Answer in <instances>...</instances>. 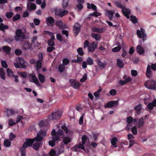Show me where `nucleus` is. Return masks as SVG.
Wrapping results in <instances>:
<instances>
[{
  "label": "nucleus",
  "mask_w": 156,
  "mask_h": 156,
  "mask_svg": "<svg viewBox=\"0 0 156 156\" xmlns=\"http://www.w3.org/2000/svg\"><path fill=\"white\" fill-rule=\"evenodd\" d=\"M156 106V99H154L152 102L150 103L147 105L149 110H152L154 106Z\"/></svg>",
  "instance_id": "nucleus-24"
},
{
  "label": "nucleus",
  "mask_w": 156,
  "mask_h": 156,
  "mask_svg": "<svg viewBox=\"0 0 156 156\" xmlns=\"http://www.w3.org/2000/svg\"><path fill=\"white\" fill-rule=\"evenodd\" d=\"M122 12L125 16L127 19H129V15L131 14L130 11L129 9H126L125 7L122 10Z\"/></svg>",
  "instance_id": "nucleus-20"
},
{
  "label": "nucleus",
  "mask_w": 156,
  "mask_h": 156,
  "mask_svg": "<svg viewBox=\"0 0 156 156\" xmlns=\"http://www.w3.org/2000/svg\"><path fill=\"white\" fill-rule=\"evenodd\" d=\"M46 21L47 24L49 25L50 24L53 23L54 22V20L53 18L50 16L46 18Z\"/></svg>",
  "instance_id": "nucleus-29"
},
{
  "label": "nucleus",
  "mask_w": 156,
  "mask_h": 156,
  "mask_svg": "<svg viewBox=\"0 0 156 156\" xmlns=\"http://www.w3.org/2000/svg\"><path fill=\"white\" fill-rule=\"evenodd\" d=\"M63 141L65 144L66 145L68 143L71 142V140L69 137L63 136Z\"/></svg>",
  "instance_id": "nucleus-28"
},
{
  "label": "nucleus",
  "mask_w": 156,
  "mask_h": 156,
  "mask_svg": "<svg viewBox=\"0 0 156 156\" xmlns=\"http://www.w3.org/2000/svg\"><path fill=\"white\" fill-rule=\"evenodd\" d=\"M99 89L94 93V95L96 97H98L99 94L102 90V88L101 87H99Z\"/></svg>",
  "instance_id": "nucleus-46"
},
{
  "label": "nucleus",
  "mask_w": 156,
  "mask_h": 156,
  "mask_svg": "<svg viewBox=\"0 0 156 156\" xmlns=\"http://www.w3.org/2000/svg\"><path fill=\"white\" fill-rule=\"evenodd\" d=\"M123 78L126 82V83L130 82L132 80V79L130 77L127 76L126 75H125L123 76Z\"/></svg>",
  "instance_id": "nucleus-42"
},
{
  "label": "nucleus",
  "mask_w": 156,
  "mask_h": 156,
  "mask_svg": "<svg viewBox=\"0 0 156 156\" xmlns=\"http://www.w3.org/2000/svg\"><path fill=\"white\" fill-rule=\"evenodd\" d=\"M34 22L35 25H39L40 23V20L37 18H35L34 19Z\"/></svg>",
  "instance_id": "nucleus-61"
},
{
  "label": "nucleus",
  "mask_w": 156,
  "mask_h": 156,
  "mask_svg": "<svg viewBox=\"0 0 156 156\" xmlns=\"http://www.w3.org/2000/svg\"><path fill=\"white\" fill-rule=\"evenodd\" d=\"M101 13L96 12H95L92 13H90L89 14V16H94V17H97L98 16H100Z\"/></svg>",
  "instance_id": "nucleus-49"
},
{
  "label": "nucleus",
  "mask_w": 156,
  "mask_h": 156,
  "mask_svg": "<svg viewBox=\"0 0 156 156\" xmlns=\"http://www.w3.org/2000/svg\"><path fill=\"white\" fill-rule=\"evenodd\" d=\"M97 62L98 66L99 67L102 68H104L105 67V65L102 62L101 60H97Z\"/></svg>",
  "instance_id": "nucleus-44"
},
{
  "label": "nucleus",
  "mask_w": 156,
  "mask_h": 156,
  "mask_svg": "<svg viewBox=\"0 0 156 156\" xmlns=\"http://www.w3.org/2000/svg\"><path fill=\"white\" fill-rule=\"evenodd\" d=\"M69 82L70 83V86L75 89H78L80 84L78 82H76V80L73 79H70Z\"/></svg>",
  "instance_id": "nucleus-13"
},
{
  "label": "nucleus",
  "mask_w": 156,
  "mask_h": 156,
  "mask_svg": "<svg viewBox=\"0 0 156 156\" xmlns=\"http://www.w3.org/2000/svg\"><path fill=\"white\" fill-rule=\"evenodd\" d=\"M86 62L87 64L89 65H92L94 64L93 60L91 57H88L87 59Z\"/></svg>",
  "instance_id": "nucleus-40"
},
{
  "label": "nucleus",
  "mask_w": 156,
  "mask_h": 156,
  "mask_svg": "<svg viewBox=\"0 0 156 156\" xmlns=\"http://www.w3.org/2000/svg\"><path fill=\"white\" fill-rule=\"evenodd\" d=\"M117 65L119 68H121L123 67L124 63L122 60L118 58L117 59Z\"/></svg>",
  "instance_id": "nucleus-30"
},
{
  "label": "nucleus",
  "mask_w": 156,
  "mask_h": 156,
  "mask_svg": "<svg viewBox=\"0 0 156 156\" xmlns=\"http://www.w3.org/2000/svg\"><path fill=\"white\" fill-rule=\"evenodd\" d=\"M50 139H51L48 142V144L52 147H54L55 143H58V141H60V136L57 135L52 136Z\"/></svg>",
  "instance_id": "nucleus-4"
},
{
  "label": "nucleus",
  "mask_w": 156,
  "mask_h": 156,
  "mask_svg": "<svg viewBox=\"0 0 156 156\" xmlns=\"http://www.w3.org/2000/svg\"><path fill=\"white\" fill-rule=\"evenodd\" d=\"M153 74V71L151 70V66L148 65L147 68V70L146 72V75L147 77L148 78H151Z\"/></svg>",
  "instance_id": "nucleus-18"
},
{
  "label": "nucleus",
  "mask_w": 156,
  "mask_h": 156,
  "mask_svg": "<svg viewBox=\"0 0 156 156\" xmlns=\"http://www.w3.org/2000/svg\"><path fill=\"white\" fill-rule=\"evenodd\" d=\"M82 144H80L79 145H76L73 147L71 148V149L73 151H80L79 149H81L85 151V149L83 146Z\"/></svg>",
  "instance_id": "nucleus-14"
},
{
  "label": "nucleus",
  "mask_w": 156,
  "mask_h": 156,
  "mask_svg": "<svg viewBox=\"0 0 156 156\" xmlns=\"http://www.w3.org/2000/svg\"><path fill=\"white\" fill-rule=\"evenodd\" d=\"M133 121V119L131 116H129L126 118V122L128 124H130Z\"/></svg>",
  "instance_id": "nucleus-57"
},
{
  "label": "nucleus",
  "mask_w": 156,
  "mask_h": 156,
  "mask_svg": "<svg viewBox=\"0 0 156 156\" xmlns=\"http://www.w3.org/2000/svg\"><path fill=\"white\" fill-rule=\"evenodd\" d=\"M98 43L96 42L90 43L88 47V51L89 52H93L97 48Z\"/></svg>",
  "instance_id": "nucleus-9"
},
{
  "label": "nucleus",
  "mask_w": 156,
  "mask_h": 156,
  "mask_svg": "<svg viewBox=\"0 0 156 156\" xmlns=\"http://www.w3.org/2000/svg\"><path fill=\"white\" fill-rule=\"evenodd\" d=\"M81 27V26L78 23H75V24L73 26V31H74V35L76 36L79 33Z\"/></svg>",
  "instance_id": "nucleus-10"
},
{
  "label": "nucleus",
  "mask_w": 156,
  "mask_h": 156,
  "mask_svg": "<svg viewBox=\"0 0 156 156\" xmlns=\"http://www.w3.org/2000/svg\"><path fill=\"white\" fill-rule=\"evenodd\" d=\"M20 14H16L12 18L13 21H15L20 19Z\"/></svg>",
  "instance_id": "nucleus-52"
},
{
  "label": "nucleus",
  "mask_w": 156,
  "mask_h": 156,
  "mask_svg": "<svg viewBox=\"0 0 156 156\" xmlns=\"http://www.w3.org/2000/svg\"><path fill=\"white\" fill-rule=\"evenodd\" d=\"M65 67L64 65L62 64H60L58 66V70L60 73H62L65 70Z\"/></svg>",
  "instance_id": "nucleus-37"
},
{
  "label": "nucleus",
  "mask_w": 156,
  "mask_h": 156,
  "mask_svg": "<svg viewBox=\"0 0 156 156\" xmlns=\"http://www.w3.org/2000/svg\"><path fill=\"white\" fill-rule=\"evenodd\" d=\"M36 5L30 2H28L27 4V9L28 11H33L36 9Z\"/></svg>",
  "instance_id": "nucleus-16"
},
{
  "label": "nucleus",
  "mask_w": 156,
  "mask_h": 156,
  "mask_svg": "<svg viewBox=\"0 0 156 156\" xmlns=\"http://www.w3.org/2000/svg\"><path fill=\"white\" fill-rule=\"evenodd\" d=\"M69 62V60L67 58H65L62 60V65L66 66L68 65Z\"/></svg>",
  "instance_id": "nucleus-51"
},
{
  "label": "nucleus",
  "mask_w": 156,
  "mask_h": 156,
  "mask_svg": "<svg viewBox=\"0 0 156 156\" xmlns=\"http://www.w3.org/2000/svg\"><path fill=\"white\" fill-rule=\"evenodd\" d=\"M47 43L48 45L50 46H53L55 45V43H54V41L50 39L48 41Z\"/></svg>",
  "instance_id": "nucleus-54"
},
{
  "label": "nucleus",
  "mask_w": 156,
  "mask_h": 156,
  "mask_svg": "<svg viewBox=\"0 0 156 156\" xmlns=\"http://www.w3.org/2000/svg\"><path fill=\"white\" fill-rule=\"evenodd\" d=\"M38 77L41 82V83H43L44 82L45 77L44 75L39 73L38 74Z\"/></svg>",
  "instance_id": "nucleus-32"
},
{
  "label": "nucleus",
  "mask_w": 156,
  "mask_h": 156,
  "mask_svg": "<svg viewBox=\"0 0 156 156\" xmlns=\"http://www.w3.org/2000/svg\"><path fill=\"white\" fill-rule=\"evenodd\" d=\"M1 64L2 66L5 68H7L8 67V65L7 64L6 62V61L2 60L1 61Z\"/></svg>",
  "instance_id": "nucleus-64"
},
{
  "label": "nucleus",
  "mask_w": 156,
  "mask_h": 156,
  "mask_svg": "<svg viewBox=\"0 0 156 156\" xmlns=\"http://www.w3.org/2000/svg\"><path fill=\"white\" fill-rule=\"evenodd\" d=\"M119 102L118 101H114L108 102L105 106V108H111L113 107H116L118 105Z\"/></svg>",
  "instance_id": "nucleus-12"
},
{
  "label": "nucleus",
  "mask_w": 156,
  "mask_h": 156,
  "mask_svg": "<svg viewBox=\"0 0 156 156\" xmlns=\"http://www.w3.org/2000/svg\"><path fill=\"white\" fill-rule=\"evenodd\" d=\"M35 141H37V139H35L34 137L33 139H27L26 142L23 144V147L27 148L28 147L31 146Z\"/></svg>",
  "instance_id": "nucleus-7"
},
{
  "label": "nucleus",
  "mask_w": 156,
  "mask_h": 156,
  "mask_svg": "<svg viewBox=\"0 0 156 156\" xmlns=\"http://www.w3.org/2000/svg\"><path fill=\"white\" fill-rule=\"evenodd\" d=\"M121 47L120 46H118L113 48L112 51L113 52H116L119 51L120 50Z\"/></svg>",
  "instance_id": "nucleus-56"
},
{
  "label": "nucleus",
  "mask_w": 156,
  "mask_h": 156,
  "mask_svg": "<svg viewBox=\"0 0 156 156\" xmlns=\"http://www.w3.org/2000/svg\"><path fill=\"white\" fill-rule=\"evenodd\" d=\"M13 15V13L12 12H7L6 13L5 16L8 19H10L11 18Z\"/></svg>",
  "instance_id": "nucleus-58"
},
{
  "label": "nucleus",
  "mask_w": 156,
  "mask_h": 156,
  "mask_svg": "<svg viewBox=\"0 0 156 156\" xmlns=\"http://www.w3.org/2000/svg\"><path fill=\"white\" fill-rule=\"evenodd\" d=\"M56 25L61 29H64L66 28V25L61 20L57 21L56 23Z\"/></svg>",
  "instance_id": "nucleus-19"
},
{
  "label": "nucleus",
  "mask_w": 156,
  "mask_h": 156,
  "mask_svg": "<svg viewBox=\"0 0 156 156\" xmlns=\"http://www.w3.org/2000/svg\"><path fill=\"white\" fill-rule=\"evenodd\" d=\"M131 21L134 24L136 23L137 22V19L136 17L133 15H131L130 16Z\"/></svg>",
  "instance_id": "nucleus-43"
},
{
  "label": "nucleus",
  "mask_w": 156,
  "mask_h": 156,
  "mask_svg": "<svg viewBox=\"0 0 156 156\" xmlns=\"http://www.w3.org/2000/svg\"><path fill=\"white\" fill-rule=\"evenodd\" d=\"M13 39L12 37H8L6 38L5 39V41L9 43H10L13 41Z\"/></svg>",
  "instance_id": "nucleus-62"
},
{
  "label": "nucleus",
  "mask_w": 156,
  "mask_h": 156,
  "mask_svg": "<svg viewBox=\"0 0 156 156\" xmlns=\"http://www.w3.org/2000/svg\"><path fill=\"white\" fill-rule=\"evenodd\" d=\"M68 12L67 10H64L63 11L59 10L58 14H57V15H59L60 16V17H62L68 14Z\"/></svg>",
  "instance_id": "nucleus-33"
},
{
  "label": "nucleus",
  "mask_w": 156,
  "mask_h": 156,
  "mask_svg": "<svg viewBox=\"0 0 156 156\" xmlns=\"http://www.w3.org/2000/svg\"><path fill=\"white\" fill-rule=\"evenodd\" d=\"M11 142L8 139H5L4 141V145L6 147H9L11 145Z\"/></svg>",
  "instance_id": "nucleus-35"
},
{
  "label": "nucleus",
  "mask_w": 156,
  "mask_h": 156,
  "mask_svg": "<svg viewBox=\"0 0 156 156\" xmlns=\"http://www.w3.org/2000/svg\"><path fill=\"white\" fill-rule=\"evenodd\" d=\"M105 30V28L104 27L97 28L93 27L91 28V31L92 32L100 34L103 33Z\"/></svg>",
  "instance_id": "nucleus-15"
},
{
  "label": "nucleus",
  "mask_w": 156,
  "mask_h": 156,
  "mask_svg": "<svg viewBox=\"0 0 156 156\" xmlns=\"http://www.w3.org/2000/svg\"><path fill=\"white\" fill-rule=\"evenodd\" d=\"M5 110L7 116L8 117L11 115H13L14 114V112L12 109L6 108Z\"/></svg>",
  "instance_id": "nucleus-36"
},
{
  "label": "nucleus",
  "mask_w": 156,
  "mask_h": 156,
  "mask_svg": "<svg viewBox=\"0 0 156 156\" xmlns=\"http://www.w3.org/2000/svg\"><path fill=\"white\" fill-rule=\"evenodd\" d=\"M26 147H24L23 146L20 149V152L21 154V156H26V150L25 149Z\"/></svg>",
  "instance_id": "nucleus-38"
},
{
  "label": "nucleus",
  "mask_w": 156,
  "mask_h": 156,
  "mask_svg": "<svg viewBox=\"0 0 156 156\" xmlns=\"http://www.w3.org/2000/svg\"><path fill=\"white\" fill-rule=\"evenodd\" d=\"M36 70L37 71H38L42 67V63L40 61L38 60L36 62Z\"/></svg>",
  "instance_id": "nucleus-41"
},
{
  "label": "nucleus",
  "mask_w": 156,
  "mask_h": 156,
  "mask_svg": "<svg viewBox=\"0 0 156 156\" xmlns=\"http://www.w3.org/2000/svg\"><path fill=\"white\" fill-rule=\"evenodd\" d=\"M6 71L7 73V75L9 76H13V73L12 71H11L10 69L9 68H7L6 70Z\"/></svg>",
  "instance_id": "nucleus-55"
},
{
  "label": "nucleus",
  "mask_w": 156,
  "mask_h": 156,
  "mask_svg": "<svg viewBox=\"0 0 156 156\" xmlns=\"http://www.w3.org/2000/svg\"><path fill=\"white\" fill-rule=\"evenodd\" d=\"M2 49L3 51L7 53H9L11 51V48L9 46H4L3 47Z\"/></svg>",
  "instance_id": "nucleus-45"
},
{
  "label": "nucleus",
  "mask_w": 156,
  "mask_h": 156,
  "mask_svg": "<svg viewBox=\"0 0 156 156\" xmlns=\"http://www.w3.org/2000/svg\"><path fill=\"white\" fill-rule=\"evenodd\" d=\"M62 113L61 111H58L54 112H52L51 115L49 116L50 120H58L61 117Z\"/></svg>",
  "instance_id": "nucleus-3"
},
{
  "label": "nucleus",
  "mask_w": 156,
  "mask_h": 156,
  "mask_svg": "<svg viewBox=\"0 0 156 156\" xmlns=\"http://www.w3.org/2000/svg\"><path fill=\"white\" fill-rule=\"evenodd\" d=\"M91 35L92 37L94 38L96 41H99L100 40L101 37L100 35L93 32L91 33Z\"/></svg>",
  "instance_id": "nucleus-26"
},
{
  "label": "nucleus",
  "mask_w": 156,
  "mask_h": 156,
  "mask_svg": "<svg viewBox=\"0 0 156 156\" xmlns=\"http://www.w3.org/2000/svg\"><path fill=\"white\" fill-rule=\"evenodd\" d=\"M132 133L134 135H136L137 134V130L136 126H134L131 129Z\"/></svg>",
  "instance_id": "nucleus-60"
},
{
  "label": "nucleus",
  "mask_w": 156,
  "mask_h": 156,
  "mask_svg": "<svg viewBox=\"0 0 156 156\" xmlns=\"http://www.w3.org/2000/svg\"><path fill=\"white\" fill-rule=\"evenodd\" d=\"M87 8L89 9H92L97 11V7L94 4L91 3L90 4L89 3H87Z\"/></svg>",
  "instance_id": "nucleus-27"
},
{
  "label": "nucleus",
  "mask_w": 156,
  "mask_h": 156,
  "mask_svg": "<svg viewBox=\"0 0 156 156\" xmlns=\"http://www.w3.org/2000/svg\"><path fill=\"white\" fill-rule=\"evenodd\" d=\"M134 123L135 124H136L138 126V128H140L143 126L144 124L143 117H141L138 121L136 119H135L134 120Z\"/></svg>",
  "instance_id": "nucleus-11"
},
{
  "label": "nucleus",
  "mask_w": 156,
  "mask_h": 156,
  "mask_svg": "<svg viewBox=\"0 0 156 156\" xmlns=\"http://www.w3.org/2000/svg\"><path fill=\"white\" fill-rule=\"evenodd\" d=\"M144 85L147 88L155 90L156 89V82L154 80H149L144 83Z\"/></svg>",
  "instance_id": "nucleus-2"
},
{
  "label": "nucleus",
  "mask_w": 156,
  "mask_h": 156,
  "mask_svg": "<svg viewBox=\"0 0 156 156\" xmlns=\"http://www.w3.org/2000/svg\"><path fill=\"white\" fill-rule=\"evenodd\" d=\"M87 74H85L83 75V77L80 79V81L81 82H84L87 79Z\"/></svg>",
  "instance_id": "nucleus-63"
},
{
  "label": "nucleus",
  "mask_w": 156,
  "mask_h": 156,
  "mask_svg": "<svg viewBox=\"0 0 156 156\" xmlns=\"http://www.w3.org/2000/svg\"><path fill=\"white\" fill-rule=\"evenodd\" d=\"M77 52L79 55L80 56H83L84 53L82 50V48H79L77 50Z\"/></svg>",
  "instance_id": "nucleus-53"
},
{
  "label": "nucleus",
  "mask_w": 156,
  "mask_h": 156,
  "mask_svg": "<svg viewBox=\"0 0 156 156\" xmlns=\"http://www.w3.org/2000/svg\"><path fill=\"white\" fill-rule=\"evenodd\" d=\"M32 48V44L29 41H25L23 45L22 49L25 50L30 49Z\"/></svg>",
  "instance_id": "nucleus-17"
},
{
  "label": "nucleus",
  "mask_w": 156,
  "mask_h": 156,
  "mask_svg": "<svg viewBox=\"0 0 156 156\" xmlns=\"http://www.w3.org/2000/svg\"><path fill=\"white\" fill-rule=\"evenodd\" d=\"M79 4H78L76 5V9L78 11V10H81L83 8V5L82 4L83 3H78Z\"/></svg>",
  "instance_id": "nucleus-50"
},
{
  "label": "nucleus",
  "mask_w": 156,
  "mask_h": 156,
  "mask_svg": "<svg viewBox=\"0 0 156 156\" xmlns=\"http://www.w3.org/2000/svg\"><path fill=\"white\" fill-rule=\"evenodd\" d=\"M0 77L3 80H5V73L3 68L0 69Z\"/></svg>",
  "instance_id": "nucleus-34"
},
{
  "label": "nucleus",
  "mask_w": 156,
  "mask_h": 156,
  "mask_svg": "<svg viewBox=\"0 0 156 156\" xmlns=\"http://www.w3.org/2000/svg\"><path fill=\"white\" fill-rule=\"evenodd\" d=\"M69 2V0H63L62 7L65 9L68 6Z\"/></svg>",
  "instance_id": "nucleus-47"
},
{
  "label": "nucleus",
  "mask_w": 156,
  "mask_h": 156,
  "mask_svg": "<svg viewBox=\"0 0 156 156\" xmlns=\"http://www.w3.org/2000/svg\"><path fill=\"white\" fill-rule=\"evenodd\" d=\"M115 4L117 7L122 9V10L125 7V6L122 5L121 3L118 2H115Z\"/></svg>",
  "instance_id": "nucleus-39"
},
{
  "label": "nucleus",
  "mask_w": 156,
  "mask_h": 156,
  "mask_svg": "<svg viewBox=\"0 0 156 156\" xmlns=\"http://www.w3.org/2000/svg\"><path fill=\"white\" fill-rule=\"evenodd\" d=\"M16 61L17 63H19L21 66V68L23 69H26L28 64L22 58L18 57L16 58Z\"/></svg>",
  "instance_id": "nucleus-8"
},
{
  "label": "nucleus",
  "mask_w": 156,
  "mask_h": 156,
  "mask_svg": "<svg viewBox=\"0 0 156 156\" xmlns=\"http://www.w3.org/2000/svg\"><path fill=\"white\" fill-rule=\"evenodd\" d=\"M46 135V131L42 129L40 130L37 134L36 137H34L37 139V141H41L43 139L42 137H44Z\"/></svg>",
  "instance_id": "nucleus-6"
},
{
  "label": "nucleus",
  "mask_w": 156,
  "mask_h": 156,
  "mask_svg": "<svg viewBox=\"0 0 156 156\" xmlns=\"http://www.w3.org/2000/svg\"><path fill=\"white\" fill-rule=\"evenodd\" d=\"M14 38L16 42L22 41L27 39L24 33L20 29H18L16 30Z\"/></svg>",
  "instance_id": "nucleus-1"
},
{
  "label": "nucleus",
  "mask_w": 156,
  "mask_h": 156,
  "mask_svg": "<svg viewBox=\"0 0 156 156\" xmlns=\"http://www.w3.org/2000/svg\"><path fill=\"white\" fill-rule=\"evenodd\" d=\"M118 139L116 137H114L111 140V144L114 146V147H117L115 145L116 142L117 141Z\"/></svg>",
  "instance_id": "nucleus-48"
},
{
  "label": "nucleus",
  "mask_w": 156,
  "mask_h": 156,
  "mask_svg": "<svg viewBox=\"0 0 156 156\" xmlns=\"http://www.w3.org/2000/svg\"><path fill=\"white\" fill-rule=\"evenodd\" d=\"M16 137V135L12 133H11L10 134L9 136V139L11 141L13 140Z\"/></svg>",
  "instance_id": "nucleus-59"
},
{
  "label": "nucleus",
  "mask_w": 156,
  "mask_h": 156,
  "mask_svg": "<svg viewBox=\"0 0 156 156\" xmlns=\"http://www.w3.org/2000/svg\"><path fill=\"white\" fill-rule=\"evenodd\" d=\"M142 108V105L140 104L136 105L134 107V109L138 115H139L141 112V110Z\"/></svg>",
  "instance_id": "nucleus-25"
},
{
  "label": "nucleus",
  "mask_w": 156,
  "mask_h": 156,
  "mask_svg": "<svg viewBox=\"0 0 156 156\" xmlns=\"http://www.w3.org/2000/svg\"><path fill=\"white\" fill-rule=\"evenodd\" d=\"M137 52L140 55L143 54L145 52V50L140 45H138L136 48Z\"/></svg>",
  "instance_id": "nucleus-22"
},
{
  "label": "nucleus",
  "mask_w": 156,
  "mask_h": 156,
  "mask_svg": "<svg viewBox=\"0 0 156 156\" xmlns=\"http://www.w3.org/2000/svg\"><path fill=\"white\" fill-rule=\"evenodd\" d=\"M9 26L8 25H5L2 23L0 24V30L3 32H4L5 30H7Z\"/></svg>",
  "instance_id": "nucleus-31"
},
{
  "label": "nucleus",
  "mask_w": 156,
  "mask_h": 156,
  "mask_svg": "<svg viewBox=\"0 0 156 156\" xmlns=\"http://www.w3.org/2000/svg\"><path fill=\"white\" fill-rule=\"evenodd\" d=\"M140 30H138L136 31V34L138 37L143 38V40L144 41L147 38V34L145 30L143 28H140Z\"/></svg>",
  "instance_id": "nucleus-5"
},
{
  "label": "nucleus",
  "mask_w": 156,
  "mask_h": 156,
  "mask_svg": "<svg viewBox=\"0 0 156 156\" xmlns=\"http://www.w3.org/2000/svg\"><path fill=\"white\" fill-rule=\"evenodd\" d=\"M30 76L31 77V79L33 82L37 86H40V85L39 83V82L36 76L34 74H31Z\"/></svg>",
  "instance_id": "nucleus-23"
},
{
  "label": "nucleus",
  "mask_w": 156,
  "mask_h": 156,
  "mask_svg": "<svg viewBox=\"0 0 156 156\" xmlns=\"http://www.w3.org/2000/svg\"><path fill=\"white\" fill-rule=\"evenodd\" d=\"M35 142L33 145V148L34 149L36 150H38L39 147L42 145V142L41 141H35Z\"/></svg>",
  "instance_id": "nucleus-21"
}]
</instances>
